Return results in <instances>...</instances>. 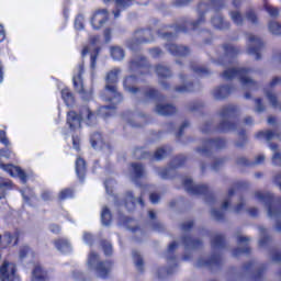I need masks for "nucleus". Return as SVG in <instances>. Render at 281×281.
Masks as SVG:
<instances>
[{
  "mask_svg": "<svg viewBox=\"0 0 281 281\" xmlns=\"http://www.w3.org/2000/svg\"><path fill=\"white\" fill-rule=\"evenodd\" d=\"M104 3H111V1H115L117 11H114L113 14L115 19L120 16V12L122 10H126L130 5H133V0H103Z\"/></svg>",
  "mask_w": 281,
  "mask_h": 281,
  "instance_id": "obj_22",
  "label": "nucleus"
},
{
  "mask_svg": "<svg viewBox=\"0 0 281 281\" xmlns=\"http://www.w3.org/2000/svg\"><path fill=\"white\" fill-rule=\"evenodd\" d=\"M269 32L274 35H280L281 34V24L278 22H270L269 25Z\"/></svg>",
  "mask_w": 281,
  "mask_h": 281,
  "instance_id": "obj_44",
  "label": "nucleus"
},
{
  "mask_svg": "<svg viewBox=\"0 0 281 281\" xmlns=\"http://www.w3.org/2000/svg\"><path fill=\"white\" fill-rule=\"evenodd\" d=\"M135 203L144 205V201L142 200V198L137 199L133 195V192H127L125 198V207L131 212L135 210Z\"/></svg>",
  "mask_w": 281,
  "mask_h": 281,
  "instance_id": "obj_24",
  "label": "nucleus"
},
{
  "mask_svg": "<svg viewBox=\"0 0 281 281\" xmlns=\"http://www.w3.org/2000/svg\"><path fill=\"white\" fill-rule=\"evenodd\" d=\"M50 232L53 234H59L60 233V226H58L56 224L50 225Z\"/></svg>",
  "mask_w": 281,
  "mask_h": 281,
  "instance_id": "obj_63",
  "label": "nucleus"
},
{
  "mask_svg": "<svg viewBox=\"0 0 281 281\" xmlns=\"http://www.w3.org/2000/svg\"><path fill=\"white\" fill-rule=\"evenodd\" d=\"M246 19H247V21L251 22L255 25H256V23H258V15L256 14L255 10H248L246 12Z\"/></svg>",
  "mask_w": 281,
  "mask_h": 281,
  "instance_id": "obj_46",
  "label": "nucleus"
},
{
  "mask_svg": "<svg viewBox=\"0 0 281 281\" xmlns=\"http://www.w3.org/2000/svg\"><path fill=\"white\" fill-rule=\"evenodd\" d=\"M280 82V77H273L272 80L269 82L268 88L273 89V87H278ZM268 88L265 89V94L268 102L271 104V106H273V109H279V111H281V99L278 98V94H276L273 90H269Z\"/></svg>",
  "mask_w": 281,
  "mask_h": 281,
  "instance_id": "obj_7",
  "label": "nucleus"
},
{
  "mask_svg": "<svg viewBox=\"0 0 281 281\" xmlns=\"http://www.w3.org/2000/svg\"><path fill=\"white\" fill-rule=\"evenodd\" d=\"M16 278V266L4 260L0 266V281H14Z\"/></svg>",
  "mask_w": 281,
  "mask_h": 281,
  "instance_id": "obj_9",
  "label": "nucleus"
},
{
  "mask_svg": "<svg viewBox=\"0 0 281 281\" xmlns=\"http://www.w3.org/2000/svg\"><path fill=\"white\" fill-rule=\"evenodd\" d=\"M113 186H115V182L113 180L105 181V190L108 194H113Z\"/></svg>",
  "mask_w": 281,
  "mask_h": 281,
  "instance_id": "obj_54",
  "label": "nucleus"
},
{
  "mask_svg": "<svg viewBox=\"0 0 281 281\" xmlns=\"http://www.w3.org/2000/svg\"><path fill=\"white\" fill-rule=\"evenodd\" d=\"M135 82H137V79L134 76L127 77L123 83L125 91H128L130 93H137L139 89L135 88Z\"/></svg>",
  "mask_w": 281,
  "mask_h": 281,
  "instance_id": "obj_30",
  "label": "nucleus"
},
{
  "mask_svg": "<svg viewBox=\"0 0 281 281\" xmlns=\"http://www.w3.org/2000/svg\"><path fill=\"white\" fill-rule=\"evenodd\" d=\"M257 139H266V142H271V139H280V133L272 131H261L256 135Z\"/></svg>",
  "mask_w": 281,
  "mask_h": 281,
  "instance_id": "obj_28",
  "label": "nucleus"
},
{
  "mask_svg": "<svg viewBox=\"0 0 281 281\" xmlns=\"http://www.w3.org/2000/svg\"><path fill=\"white\" fill-rule=\"evenodd\" d=\"M13 186L10 179L0 177V199H5L8 190H12Z\"/></svg>",
  "mask_w": 281,
  "mask_h": 281,
  "instance_id": "obj_26",
  "label": "nucleus"
},
{
  "mask_svg": "<svg viewBox=\"0 0 281 281\" xmlns=\"http://www.w3.org/2000/svg\"><path fill=\"white\" fill-rule=\"evenodd\" d=\"M263 7H265L266 12H268V14L270 16H273V18L280 16V9L269 4L267 2H265Z\"/></svg>",
  "mask_w": 281,
  "mask_h": 281,
  "instance_id": "obj_41",
  "label": "nucleus"
},
{
  "mask_svg": "<svg viewBox=\"0 0 281 281\" xmlns=\"http://www.w3.org/2000/svg\"><path fill=\"white\" fill-rule=\"evenodd\" d=\"M232 196H234V189H231L228 191V196L227 199L224 200L223 204H222V210L221 211H216L213 210L211 212L213 218H215V221H222L223 216H225V210H227V207H229V199H232Z\"/></svg>",
  "mask_w": 281,
  "mask_h": 281,
  "instance_id": "obj_19",
  "label": "nucleus"
},
{
  "mask_svg": "<svg viewBox=\"0 0 281 281\" xmlns=\"http://www.w3.org/2000/svg\"><path fill=\"white\" fill-rule=\"evenodd\" d=\"M236 105H226L220 110V124L217 131L226 133V131H234V124L229 123V117L236 115Z\"/></svg>",
  "mask_w": 281,
  "mask_h": 281,
  "instance_id": "obj_6",
  "label": "nucleus"
},
{
  "mask_svg": "<svg viewBox=\"0 0 281 281\" xmlns=\"http://www.w3.org/2000/svg\"><path fill=\"white\" fill-rule=\"evenodd\" d=\"M20 258L23 260L24 258H34V252L30 250V247L27 246H22L20 248Z\"/></svg>",
  "mask_w": 281,
  "mask_h": 281,
  "instance_id": "obj_43",
  "label": "nucleus"
},
{
  "mask_svg": "<svg viewBox=\"0 0 281 281\" xmlns=\"http://www.w3.org/2000/svg\"><path fill=\"white\" fill-rule=\"evenodd\" d=\"M183 187L189 192V194H205L207 192V187L204 184H194L192 179L186 178L183 180Z\"/></svg>",
  "mask_w": 281,
  "mask_h": 281,
  "instance_id": "obj_15",
  "label": "nucleus"
},
{
  "mask_svg": "<svg viewBox=\"0 0 281 281\" xmlns=\"http://www.w3.org/2000/svg\"><path fill=\"white\" fill-rule=\"evenodd\" d=\"M131 69L132 70L138 69L139 71L147 72L148 71V64L146 63V58H140V61L139 60L132 61Z\"/></svg>",
  "mask_w": 281,
  "mask_h": 281,
  "instance_id": "obj_33",
  "label": "nucleus"
},
{
  "mask_svg": "<svg viewBox=\"0 0 281 281\" xmlns=\"http://www.w3.org/2000/svg\"><path fill=\"white\" fill-rule=\"evenodd\" d=\"M255 111L257 113H262V111H265V105H262V99L255 100Z\"/></svg>",
  "mask_w": 281,
  "mask_h": 281,
  "instance_id": "obj_53",
  "label": "nucleus"
},
{
  "mask_svg": "<svg viewBox=\"0 0 281 281\" xmlns=\"http://www.w3.org/2000/svg\"><path fill=\"white\" fill-rule=\"evenodd\" d=\"M179 78L182 82V86L176 87V91H178V93H188V91H194L192 85L186 82V77H183V75H180Z\"/></svg>",
  "mask_w": 281,
  "mask_h": 281,
  "instance_id": "obj_34",
  "label": "nucleus"
},
{
  "mask_svg": "<svg viewBox=\"0 0 281 281\" xmlns=\"http://www.w3.org/2000/svg\"><path fill=\"white\" fill-rule=\"evenodd\" d=\"M76 172L77 177L82 181L85 179V173L87 172V164L82 158H77Z\"/></svg>",
  "mask_w": 281,
  "mask_h": 281,
  "instance_id": "obj_31",
  "label": "nucleus"
},
{
  "mask_svg": "<svg viewBox=\"0 0 281 281\" xmlns=\"http://www.w3.org/2000/svg\"><path fill=\"white\" fill-rule=\"evenodd\" d=\"M111 56L113 60H123L124 59V49L119 46H114L111 48Z\"/></svg>",
  "mask_w": 281,
  "mask_h": 281,
  "instance_id": "obj_37",
  "label": "nucleus"
},
{
  "mask_svg": "<svg viewBox=\"0 0 281 281\" xmlns=\"http://www.w3.org/2000/svg\"><path fill=\"white\" fill-rule=\"evenodd\" d=\"M168 52L173 56H188L190 54V49L186 46H179L177 44L167 45Z\"/></svg>",
  "mask_w": 281,
  "mask_h": 281,
  "instance_id": "obj_23",
  "label": "nucleus"
},
{
  "mask_svg": "<svg viewBox=\"0 0 281 281\" xmlns=\"http://www.w3.org/2000/svg\"><path fill=\"white\" fill-rule=\"evenodd\" d=\"M224 238L222 235H216L213 238L212 245L213 247H223Z\"/></svg>",
  "mask_w": 281,
  "mask_h": 281,
  "instance_id": "obj_52",
  "label": "nucleus"
},
{
  "mask_svg": "<svg viewBox=\"0 0 281 281\" xmlns=\"http://www.w3.org/2000/svg\"><path fill=\"white\" fill-rule=\"evenodd\" d=\"M1 169L4 170V172H9L11 177H19L21 179L22 183H26L27 176L25 175V171H22L19 167L14 165H0Z\"/></svg>",
  "mask_w": 281,
  "mask_h": 281,
  "instance_id": "obj_17",
  "label": "nucleus"
},
{
  "mask_svg": "<svg viewBox=\"0 0 281 281\" xmlns=\"http://www.w3.org/2000/svg\"><path fill=\"white\" fill-rule=\"evenodd\" d=\"M0 142L1 144H4V146L10 144V140H8V137L5 136V131H0Z\"/></svg>",
  "mask_w": 281,
  "mask_h": 281,
  "instance_id": "obj_58",
  "label": "nucleus"
},
{
  "mask_svg": "<svg viewBox=\"0 0 281 281\" xmlns=\"http://www.w3.org/2000/svg\"><path fill=\"white\" fill-rule=\"evenodd\" d=\"M101 221L103 225H111V211L108 207L102 209Z\"/></svg>",
  "mask_w": 281,
  "mask_h": 281,
  "instance_id": "obj_42",
  "label": "nucleus"
},
{
  "mask_svg": "<svg viewBox=\"0 0 281 281\" xmlns=\"http://www.w3.org/2000/svg\"><path fill=\"white\" fill-rule=\"evenodd\" d=\"M250 74L251 68H226L221 74V77L223 80H234V78H237L244 91H256L258 89V82L249 77Z\"/></svg>",
  "mask_w": 281,
  "mask_h": 281,
  "instance_id": "obj_2",
  "label": "nucleus"
},
{
  "mask_svg": "<svg viewBox=\"0 0 281 281\" xmlns=\"http://www.w3.org/2000/svg\"><path fill=\"white\" fill-rule=\"evenodd\" d=\"M83 240L87 245H93V236L89 233L83 234Z\"/></svg>",
  "mask_w": 281,
  "mask_h": 281,
  "instance_id": "obj_56",
  "label": "nucleus"
},
{
  "mask_svg": "<svg viewBox=\"0 0 281 281\" xmlns=\"http://www.w3.org/2000/svg\"><path fill=\"white\" fill-rule=\"evenodd\" d=\"M229 18L231 21H233V23L235 25H244L245 24V16L243 15V13L239 10H232L229 11Z\"/></svg>",
  "mask_w": 281,
  "mask_h": 281,
  "instance_id": "obj_29",
  "label": "nucleus"
},
{
  "mask_svg": "<svg viewBox=\"0 0 281 281\" xmlns=\"http://www.w3.org/2000/svg\"><path fill=\"white\" fill-rule=\"evenodd\" d=\"M104 38H105V43H109V41H111V29H106L104 31Z\"/></svg>",
  "mask_w": 281,
  "mask_h": 281,
  "instance_id": "obj_64",
  "label": "nucleus"
},
{
  "mask_svg": "<svg viewBox=\"0 0 281 281\" xmlns=\"http://www.w3.org/2000/svg\"><path fill=\"white\" fill-rule=\"evenodd\" d=\"M154 41L153 31L150 30H138L134 34V40L130 42L131 49H135L136 45H142V43H150Z\"/></svg>",
  "mask_w": 281,
  "mask_h": 281,
  "instance_id": "obj_11",
  "label": "nucleus"
},
{
  "mask_svg": "<svg viewBox=\"0 0 281 281\" xmlns=\"http://www.w3.org/2000/svg\"><path fill=\"white\" fill-rule=\"evenodd\" d=\"M16 245L19 243V232L15 233H10V232H4L2 235L0 234V247L2 249H7V247H10V245Z\"/></svg>",
  "mask_w": 281,
  "mask_h": 281,
  "instance_id": "obj_16",
  "label": "nucleus"
},
{
  "mask_svg": "<svg viewBox=\"0 0 281 281\" xmlns=\"http://www.w3.org/2000/svg\"><path fill=\"white\" fill-rule=\"evenodd\" d=\"M211 23L216 30H227L229 27V22L225 21L221 13H215L211 19Z\"/></svg>",
  "mask_w": 281,
  "mask_h": 281,
  "instance_id": "obj_20",
  "label": "nucleus"
},
{
  "mask_svg": "<svg viewBox=\"0 0 281 281\" xmlns=\"http://www.w3.org/2000/svg\"><path fill=\"white\" fill-rule=\"evenodd\" d=\"M202 146L203 148H198V153H200V155H207V153H210V148H223V146H225V140L221 138L216 140H206Z\"/></svg>",
  "mask_w": 281,
  "mask_h": 281,
  "instance_id": "obj_18",
  "label": "nucleus"
},
{
  "mask_svg": "<svg viewBox=\"0 0 281 281\" xmlns=\"http://www.w3.org/2000/svg\"><path fill=\"white\" fill-rule=\"evenodd\" d=\"M193 225H194V223H192V221L183 223L182 224L183 232H188V229H191Z\"/></svg>",
  "mask_w": 281,
  "mask_h": 281,
  "instance_id": "obj_61",
  "label": "nucleus"
},
{
  "mask_svg": "<svg viewBox=\"0 0 281 281\" xmlns=\"http://www.w3.org/2000/svg\"><path fill=\"white\" fill-rule=\"evenodd\" d=\"M55 247L61 254H69L71 251V244L67 239H57L55 240Z\"/></svg>",
  "mask_w": 281,
  "mask_h": 281,
  "instance_id": "obj_32",
  "label": "nucleus"
},
{
  "mask_svg": "<svg viewBox=\"0 0 281 281\" xmlns=\"http://www.w3.org/2000/svg\"><path fill=\"white\" fill-rule=\"evenodd\" d=\"M233 89L229 86H222L220 88H215L213 90V95L216 100H223L224 98H227L229 93H232Z\"/></svg>",
  "mask_w": 281,
  "mask_h": 281,
  "instance_id": "obj_25",
  "label": "nucleus"
},
{
  "mask_svg": "<svg viewBox=\"0 0 281 281\" xmlns=\"http://www.w3.org/2000/svg\"><path fill=\"white\" fill-rule=\"evenodd\" d=\"M72 146L75 150H80V138L78 136L72 137Z\"/></svg>",
  "mask_w": 281,
  "mask_h": 281,
  "instance_id": "obj_59",
  "label": "nucleus"
},
{
  "mask_svg": "<svg viewBox=\"0 0 281 281\" xmlns=\"http://www.w3.org/2000/svg\"><path fill=\"white\" fill-rule=\"evenodd\" d=\"M76 30H85V16L82 14L77 15L75 19Z\"/></svg>",
  "mask_w": 281,
  "mask_h": 281,
  "instance_id": "obj_47",
  "label": "nucleus"
},
{
  "mask_svg": "<svg viewBox=\"0 0 281 281\" xmlns=\"http://www.w3.org/2000/svg\"><path fill=\"white\" fill-rule=\"evenodd\" d=\"M166 155H168V150L164 147L158 148L154 155L155 159L159 160V159H164V157H166Z\"/></svg>",
  "mask_w": 281,
  "mask_h": 281,
  "instance_id": "obj_50",
  "label": "nucleus"
},
{
  "mask_svg": "<svg viewBox=\"0 0 281 281\" xmlns=\"http://www.w3.org/2000/svg\"><path fill=\"white\" fill-rule=\"evenodd\" d=\"M156 113H158V115H175L177 108L172 104L158 103L156 105Z\"/></svg>",
  "mask_w": 281,
  "mask_h": 281,
  "instance_id": "obj_21",
  "label": "nucleus"
},
{
  "mask_svg": "<svg viewBox=\"0 0 281 281\" xmlns=\"http://www.w3.org/2000/svg\"><path fill=\"white\" fill-rule=\"evenodd\" d=\"M102 247L105 256H111L113 254V246L109 241H102Z\"/></svg>",
  "mask_w": 281,
  "mask_h": 281,
  "instance_id": "obj_51",
  "label": "nucleus"
},
{
  "mask_svg": "<svg viewBox=\"0 0 281 281\" xmlns=\"http://www.w3.org/2000/svg\"><path fill=\"white\" fill-rule=\"evenodd\" d=\"M98 52H99V48H94V54L91 55L90 67H91L92 69H95V59L98 58Z\"/></svg>",
  "mask_w": 281,
  "mask_h": 281,
  "instance_id": "obj_57",
  "label": "nucleus"
},
{
  "mask_svg": "<svg viewBox=\"0 0 281 281\" xmlns=\"http://www.w3.org/2000/svg\"><path fill=\"white\" fill-rule=\"evenodd\" d=\"M33 281H47V272L43 270V267L40 265H36L33 269V276H32Z\"/></svg>",
  "mask_w": 281,
  "mask_h": 281,
  "instance_id": "obj_27",
  "label": "nucleus"
},
{
  "mask_svg": "<svg viewBox=\"0 0 281 281\" xmlns=\"http://www.w3.org/2000/svg\"><path fill=\"white\" fill-rule=\"evenodd\" d=\"M1 157H4L5 159L12 158V151L8 148H4L0 151Z\"/></svg>",
  "mask_w": 281,
  "mask_h": 281,
  "instance_id": "obj_55",
  "label": "nucleus"
},
{
  "mask_svg": "<svg viewBox=\"0 0 281 281\" xmlns=\"http://www.w3.org/2000/svg\"><path fill=\"white\" fill-rule=\"evenodd\" d=\"M82 120H88L87 124L89 125L95 124V114L89 108H83L80 111V116L74 111L68 112L67 124L70 128H80Z\"/></svg>",
  "mask_w": 281,
  "mask_h": 281,
  "instance_id": "obj_4",
  "label": "nucleus"
},
{
  "mask_svg": "<svg viewBox=\"0 0 281 281\" xmlns=\"http://www.w3.org/2000/svg\"><path fill=\"white\" fill-rule=\"evenodd\" d=\"M92 148H102V135L100 133L93 134L90 138Z\"/></svg>",
  "mask_w": 281,
  "mask_h": 281,
  "instance_id": "obj_39",
  "label": "nucleus"
},
{
  "mask_svg": "<svg viewBox=\"0 0 281 281\" xmlns=\"http://www.w3.org/2000/svg\"><path fill=\"white\" fill-rule=\"evenodd\" d=\"M248 49L247 53L255 56L256 60H260V48L262 47V40L251 33L247 34Z\"/></svg>",
  "mask_w": 281,
  "mask_h": 281,
  "instance_id": "obj_10",
  "label": "nucleus"
},
{
  "mask_svg": "<svg viewBox=\"0 0 281 281\" xmlns=\"http://www.w3.org/2000/svg\"><path fill=\"white\" fill-rule=\"evenodd\" d=\"M133 260L138 271H142V267L144 266V259H142V256L139 255V252L133 251Z\"/></svg>",
  "mask_w": 281,
  "mask_h": 281,
  "instance_id": "obj_45",
  "label": "nucleus"
},
{
  "mask_svg": "<svg viewBox=\"0 0 281 281\" xmlns=\"http://www.w3.org/2000/svg\"><path fill=\"white\" fill-rule=\"evenodd\" d=\"M225 3L221 0H211L209 2H202L199 4L198 10L200 12V16L195 22H187L184 26H180L177 29V32H188L186 27H191V30H196L199 25H203L205 23V16H203V12H218Z\"/></svg>",
  "mask_w": 281,
  "mask_h": 281,
  "instance_id": "obj_3",
  "label": "nucleus"
},
{
  "mask_svg": "<svg viewBox=\"0 0 281 281\" xmlns=\"http://www.w3.org/2000/svg\"><path fill=\"white\" fill-rule=\"evenodd\" d=\"M159 194H157V193H151L150 195H149V201L151 202V203H159Z\"/></svg>",
  "mask_w": 281,
  "mask_h": 281,
  "instance_id": "obj_60",
  "label": "nucleus"
},
{
  "mask_svg": "<svg viewBox=\"0 0 281 281\" xmlns=\"http://www.w3.org/2000/svg\"><path fill=\"white\" fill-rule=\"evenodd\" d=\"M192 69L199 76H207V74H210V70L203 66H192Z\"/></svg>",
  "mask_w": 281,
  "mask_h": 281,
  "instance_id": "obj_48",
  "label": "nucleus"
},
{
  "mask_svg": "<svg viewBox=\"0 0 281 281\" xmlns=\"http://www.w3.org/2000/svg\"><path fill=\"white\" fill-rule=\"evenodd\" d=\"M255 196L256 199H258V201L265 203V205L268 206V216H270V218H273L274 216H278L280 214V211H276L273 209V205H271L273 201V196L271 195V193H262L260 191H257L255 193Z\"/></svg>",
  "mask_w": 281,
  "mask_h": 281,
  "instance_id": "obj_13",
  "label": "nucleus"
},
{
  "mask_svg": "<svg viewBox=\"0 0 281 281\" xmlns=\"http://www.w3.org/2000/svg\"><path fill=\"white\" fill-rule=\"evenodd\" d=\"M74 196V191L71 189H66L60 191L59 199L64 201V199H71Z\"/></svg>",
  "mask_w": 281,
  "mask_h": 281,
  "instance_id": "obj_49",
  "label": "nucleus"
},
{
  "mask_svg": "<svg viewBox=\"0 0 281 281\" xmlns=\"http://www.w3.org/2000/svg\"><path fill=\"white\" fill-rule=\"evenodd\" d=\"M88 267L93 269L99 278H106L111 273V261L102 262L100 257L94 251H91L88 257Z\"/></svg>",
  "mask_w": 281,
  "mask_h": 281,
  "instance_id": "obj_5",
  "label": "nucleus"
},
{
  "mask_svg": "<svg viewBox=\"0 0 281 281\" xmlns=\"http://www.w3.org/2000/svg\"><path fill=\"white\" fill-rule=\"evenodd\" d=\"M117 74H120V69H113L108 72L105 78V89L103 91V98L108 102H112V105H105L100 108L99 113L103 117H109L115 111V104H120L122 102V94L117 92Z\"/></svg>",
  "mask_w": 281,
  "mask_h": 281,
  "instance_id": "obj_1",
  "label": "nucleus"
},
{
  "mask_svg": "<svg viewBox=\"0 0 281 281\" xmlns=\"http://www.w3.org/2000/svg\"><path fill=\"white\" fill-rule=\"evenodd\" d=\"M156 72L159 76V78H170V69H168L166 66L158 65L156 67Z\"/></svg>",
  "mask_w": 281,
  "mask_h": 281,
  "instance_id": "obj_40",
  "label": "nucleus"
},
{
  "mask_svg": "<svg viewBox=\"0 0 281 281\" xmlns=\"http://www.w3.org/2000/svg\"><path fill=\"white\" fill-rule=\"evenodd\" d=\"M270 148L273 150L272 162L274 166H281V154L278 151V145L270 144Z\"/></svg>",
  "mask_w": 281,
  "mask_h": 281,
  "instance_id": "obj_38",
  "label": "nucleus"
},
{
  "mask_svg": "<svg viewBox=\"0 0 281 281\" xmlns=\"http://www.w3.org/2000/svg\"><path fill=\"white\" fill-rule=\"evenodd\" d=\"M85 72V66L80 65L77 76L74 77V86L76 91L80 93L82 100H91L93 93L91 91H85V86L82 85V74Z\"/></svg>",
  "mask_w": 281,
  "mask_h": 281,
  "instance_id": "obj_8",
  "label": "nucleus"
},
{
  "mask_svg": "<svg viewBox=\"0 0 281 281\" xmlns=\"http://www.w3.org/2000/svg\"><path fill=\"white\" fill-rule=\"evenodd\" d=\"M150 54H151L153 58H157V56H161L162 52L159 48H153L150 50Z\"/></svg>",
  "mask_w": 281,
  "mask_h": 281,
  "instance_id": "obj_62",
  "label": "nucleus"
},
{
  "mask_svg": "<svg viewBox=\"0 0 281 281\" xmlns=\"http://www.w3.org/2000/svg\"><path fill=\"white\" fill-rule=\"evenodd\" d=\"M109 21V11L105 9L98 10L93 13L91 18V25L93 30H100L104 23Z\"/></svg>",
  "mask_w": 281,
  "mask_h": 281,
  "instance_id": "obj_14",
  "label": "nucleus"
},
{
  "mask_svg": "<svg viewBox=\"0 0 281 281\" xmlns=\"http://www.w3.org/2000/svg\"><path fill=\"white\" fill-rule=\"evenodd\" d=\"M61 98L67 106H71L74 104V94L69 91V89L61 90Z\"/></svg>",
  "mask_w": 281,
  "mask_h": 281,
  "instance_id": "obj_36",
  "label": "nucleus"
},
{
  "mask_svg": "<svg viewBox=\"0 0 281 281\" xmlns=\"http://www.w3.org/2000/svg\"><path fill=\"white\" fill-rule=\"evenodd\" d=\"M223 49L224 56L214 63H216V65H223L226 67V65H232V63H234V57L238 56L239 50L232 44L224 45Z\"/></svg>",
  "mask_w": 281,
  "mask_h": 281,
  "instance_id": "obj_12",
  "label": "nucleus"
},
{
  "mask_svg": "<svg viewBox=\"0 0 281 281\" xmlns=\"http://www.w3.org/2000/svg\"><path fill=\"white\" fill-rule=\"evenodd\" d=\"M132 176L134 179L144 177V167L140 164H132Z\"/></svg>",
  "mask_w": 281,
  "mask_h": 281,
  "instance_id": "obj_35",
  "label": "nucleus"
}]
</instances>
